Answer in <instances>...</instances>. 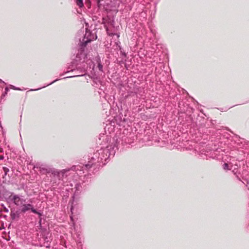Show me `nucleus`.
I'll use <instances>...</instances> for the list:
<instances>
[{
	"label": "nucleus",
	"instance_id": "obj_3",
	"mask_svg": "<svg viewBox=\"0 0 249 249\" xmlns=\"http://www.w3.org/2000/svg\"><path fill=\"white\" fill-rule=\"evenodd\" d=\"M105 28L108 36H112L116 35L118 38L120 37L119 34L116 33V29L111 23L108 25H106Z\"/></svg>",
	"mask_w": 249,
	"mask_h": 249
},
{
	"label": "nucleus",
	"instance_id": "obj_1",
	"mask_svg": "<svg viewBox=\"0 0 249 249\" xmlns=\"http://www.w3.org/2000/svg\"><path fill=\"white\" fill-rule=\"evenodd\" d=\"M9 199L12 201L15 205L19 207L22 213H25L27 211L31 210L33 213L37 214L39 216L41 215V213L37 212L33 207L30 200H27L23 196L11 193L9 197Z\"/></svg>",
	"mask_w": 249,
	"mask_h": 249
},
{
	"label": "nucleus",
	"instance_id": "obj_8",
	"mask_svg": "<svg viewBox=\"0 0 249 249\" xmlns=\"http://www.w3.org/2000/svg\"><path fill=\"white\" fill-rule=\"evenodd\" d=\"M228 167H229V165L228 163H225L224 164L223 168L224 169H230Z\"/></svg>",
	"mask_w": 249,
	"mask_h": 249
},
{
	"label": "nucleus",
	"instance_id": "obj_11",
	"mask_svg": "<svg viewBox=\"0 0 249 249\" xmlns=\"http://www.w3.org/2000/svg\"><path fill=\"white\" fill-rule=\"evenodd\" d=\"M3 159V156L0 155V160H2Z\"/></svg>",
	"mask_w": 249,
	"mask_h": 249
},
{
	"label": "nucleus",
	"instance_id": "obj_7",
	"mask_svg": "<svg viewBox=\"0 0 249 249\" xmlns=\"http://www.w3.org/2000/svg\"><path fill=\"white\" fill-rule=\"evenodd\" d=\"M80 166H73L72 168L73 170H75L76 171H77L79 169V168H80Z\"/></svg>",
	"mask_w": 249,
	"mask_h": 249
},
{
	"label": "nucleus",
	"instance_id": "obj_13",
	"mask_svg": "<svg viewBox=\"0 0 249 249\" xmlns=\"http://www.w3.org/2000/svg\"><path fill=\"white\" fill-rule=\"evenodd\" d=\"M0 81L1 82H2V81L0 79Z\"/></svg>",
	"mask_w": 249,
	"mask_h": 249
},
{
	"label": "nucleus",
	"instance_id": "obj_4",
	"mask_svg": "<svg viewBox=\"0 0 249 249\" xmlns=\"http://www.w3.org/2000/svg\"><path fill=\"white\" fill-rule=\"evenodd\" d=\"M93 164H85V165H84L82 168V170H84V169H88L90 168H91Z\"/></svg>",
	"mask_w": 249,
	"mask_h": 249
},
{
	"label": "nucleus",
	"instance_id": "obj_2",
	"mask_svg": "<svg viewBox=\"0 0 249 249\" xmlns=\"http://www.w3.org/2000/svg\"><path fill=\"white\" fill-rule=\"evenodd\" d=\"M97 38V36L94 34L92 33L89 31L87 30L86 31L85 36L83 39L82 41L81 42V52L83 51L84 48L87 45V43L92 40H95Z\"/></svg>",
	"mask_w": 249,
	"mask_h": 249
},
{
	"label": "nucleus",
	"instance_id": "obj_9",
	"mask_svg": "<svg viewBox=\"0 0 249 249\" xmlns=\"http://www.w3.org/2000/svg\"><path fill=\"white\" fill-rule=\"evenodd\" d=\"M98 67H99V69L100 71H103L102 70L103 66L101 64H99Z\"/></svg>",
	"mask_w": 249,
	"mask_h": 249
},
{
	"label": "nucleus",
	"instance_id": "obj_5",
	"mask_svg": "<svg viewBox=\"0 0 249 249\" xmlns=\"http://www.w3.org/2000/svg\"><path fill=\"white\" fill-rule=\"evenodd\" d=\"M76 3L79 7H82L84 5L82 0H76Z\"/></svg>",
	"mask_w": 249,
	"mask_h": 249
},
{
	"label": "nucleus",
	"instance_id": "obj_10",
	"mask_svg": "<svg viewBox=\"0 0 249 249\" xmlns=\"http://www.w3.org/2000/svg\"><path fill=\"white\" fill-rule=\"evenodd\" d=\"M69 170H70L69 169H68V170H66V169H65V170H64L63 171V172H63V174H64V173H65L66 172H67V171H69Z\"/></svg>",
	"mask_w": 249,
	"mask_h": 249
},
{
	"label": "nucleus",
	"instance_id": "obj_12",
	"mask_svg": "<svg viewBox=\"0 0 249 249\" xmlns=\"http://www.w3.org/2000/svg\"><path fill=\"white\" fill-rule=\"evenodd\" d=\"M73 206H71V213H72V211H73Z\"/></svg>",
	"mask_w": 249,
	"mask_h": 249
},
{
	"label": "nucleus",
	"instance_id": "obj_6",
	"mask_svg": "<svg viewBox=\"0 0 249 249\" xmlns=\"http://www.w3.org/2000/svg\"><path fill=\"white\" fill-rule=\"evenodd\" d=\"M3 170L4 173V176H6L7 175L8 172L9 171V169L6 167H3Z\"/></svg>",
	"mask_w": 249,
	"mask_h": 249
}]
</instances>
